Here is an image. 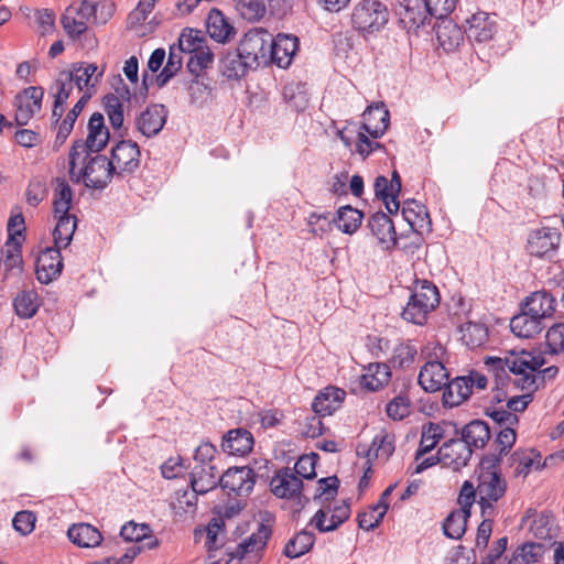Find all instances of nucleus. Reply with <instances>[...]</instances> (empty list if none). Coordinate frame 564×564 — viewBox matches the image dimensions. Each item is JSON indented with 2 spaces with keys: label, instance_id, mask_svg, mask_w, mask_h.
I'll return each mask as SVG.
<instances>
[{
  "label": "nucleus",
  "instance_id": "obj_1",
  "mask_svg": "<svg viewBox=\"0 0 564 564\" xmlns=\"http://www.w3.org/2000/svg\"><path fill=\"white\" fill-rule=\"evenodd\" d=\"M499 457L486 456L479 465L477 475L478 503L481 517H495V503L500 500L507 490V481L498 468Z\"/></svg>",
  "mask_w": 564,
  "mask_h": 564
},
{
  "label": "nucleus",
  "instance_id": "obj_2",
  "mask_svg": "<svg viewBox=\"0 0 564 564\" xmlns=\"http://www.w3.org/2000/svg\"><path fill=\"white\" fill-rule=\"evenodd\" d=\"M88 134L86 141L77 140L69 150L68 164L69 175L74 176L77 160L84 155V161L89 158L88 152H100L108 143L110 133L105 124L104 116L94 112L88 120Z\"/></svg>",
  "mask_w": 564,
  "mask_h": 564
},
{
  "label": "nucleus",
  "instance_id": "obj_3",
  "mask_svg": "<svg viewBox=\"0 0 564 564\" xmlns=\"http://www.w3.org/2000/svg\"><path fill=\"white\" fill-rule=\"evenodd\" d=\"M440 292L435 284L427 280L417 281L402 312L403 319L423 325L429 314L440 304Z\"/></svg>",
  "mask_w": 564,
  "mask_h": 564
},
{
  "label": "nucleus",
  "instance_id": "obj_4",
  "mask_svg": "<svg viewBox=\"0 0 564 564\" xmlns=\"http://www.w3.org/2000/svg\"><path fill=\"white\" fill-rule=\"evenodd\" d=\"M544 364L539 350H511L507 356L508 370L516 376L514 384L522 390L535 389L536 372Z\"/></svg>",
  "mask_w": 564,
  "mask_h": 564
},
{
  "label": "nucleus",
  "instance_id": "obj_5",
  "mask_svg": "<svg viewBox=\"0 0 564 564\" xmlns=\"http://www.w3.org/2000/svg\"><path fill=\"white\" fill-rule=\"evenodd\" d=\"M388 19L387 7L378 0L360 1L351 13L354 28L367 33L380 31L387 24Z\"/></svg>",
  "mask_w": 564,
  "mask_h": 564
},
{
  "label": "nucleus",
  "instance_id": "obj_6",
  "mask_svg": "<svg viewBox=\"0 0 564 564\" xmlns=\"http://www.w3.org/2000/svg\"><path fill=\"white\" fill-rule=\"evenodd\" d=\"M270 42L271 34L261 28H257L243 35L237 48L242 54V58H246L256 69L260 65L270 64Z\"/></svg>",
  "mask_w": 564,
  "mask_h": 564
},
{
  "label": "nucleus",
  "instance_id": "obj_7",
  "mask_svg": "<svg viewBox=\"0 0 564 564\" xmlns=\"http://www.w3.org/2000/svg\"><path fill=\"white\" fill-rule=\"evenodd\" d=\"M113 176H116V171L109 159L106 155L97 154L89 158L85 166L78 173L75 172L74 176L70 175V178L76 183L83 180L87 187L102 189Z\"/></svg>",
  "mask_w": 564,
  "mask_h": 564
},
{
  "label": "nucleus",
  "instance_id": "obj_8",
  "mask_svg": "<svg viewBox=\"0 0 564 564\" xmlns=\"http://www.w3.org/2000/svg\"><path fill=\"white\" fill-rule=\"evenodd\" d=\"M109 161L116 171L117 177L132 174L137 171L141 161L139 144L132 140H121L117 142L111 149Z\"/></svg>",
  "mask_w": 564,
  "mask_h": 564
},
{
  "label": "nucleus",
  "instance_id": "obj_9",
  "mask_svg": "<svg viewBox=\"0 0 564 564\" xmlns=\"http://www.w3.org/2000/svg\"><path fill=\"white\" fill-rule=\"evenodd\" d=\"M223 489L228 490L237 497H247L252 491L256 484V474L248 466L234 467L227 469L219 478Z\"/></svg>",
  "mask_w": 564,
  "mask_h": 564
},
{
  "label": "nucleus",
  "instance_id": "obj_10",
  "mask_svg": "<svg viewBox=\"0 0 564 564\" xmlns=\"http://www.w3.org/2000/svg\"><path fill=\"white\" fill-rule=\"evenodd\" d=\"M44 89L40 86L24 88L14 97L15 122L25 126L42 108Z\"/></svg>",
  "mask_w": 564,
  "mask_h": 564
},
{
  "label": "nucleus",
  "instance_id": "obj_11",
  "mask_svg": "<svg viewBox=\"0 0 564 564\" xmlns=\"http://www.w3.org/2000/svg\"><path fill=\"white\" fill-rule=\"evenodd\" d=\"M473 449L462 438H452L438 448L437 460L457 471L468 464Z\"/></svg>",
  "mask_w": 564,
  "mask_h": 564
},
{
  "label": "nucleus",
  "instance_id": "obj_12",
  "mask_svg": "<svg viewBox=\"0 0 564 564\" xmlns=\"http://www.w3.org/2000/svg\"><path fill=\"white\" fill-rule=\"evenodd\" d=\"M167 113V109L163 105H150L137 116L135 128L147 138L155 137L163 129Z\"/></svg>",
  "mask_w": 564,
  "mask_h": 564
},
{
  "label": "nucleus",
  "instance_id": "obj_13",
  "mask_svg": "<svg viewBox=\"0 0 564 564\" xmlns=\"http://www.w3.org/2000/svg\"><path fill=\"white\" fill-rule=\"evenodd\" d=\"M299 50V39L291 34L280 33L275 37L271 35L269 44L270 63L281 68L291 65L295 53Z\"/></svg>",
  "mask_w": 564,
  "mask_h": 564
},
{
  "label": "nucleus",
  "instance_id": "obj_14",
  "mask_svg": "<svg viewBox=\"0 0 564 564\" xmlns=\"http://www.w3.org/2000/svg\"><path fill=\"white\" fill-rule=\"evenodd\" d=\"M58 247L46 248L36 260V279L42 284H48L57 279L63 270V259Z\"/></svg>",
  "mask_w": 564,
  "mask_h": 564
},
{
  "label": "nucleus",
  "instance_id": "obj_15",
  "mask_svg": "<svg viewBox=\"0 0 564 564\" xmlns=\"http://www.w3.org/2000/svg\"><path fill=\"white\" fill-rule=\"evenodd\" d=\"M561 240V232L551 227H542L530 232L527 249L530 254L544 257L554 252Z\"/></svg>",
  "mask_w": 564,
  "mask_h": 564
},
{
  "label": "nucleus",
  "instance_id": "obj_16",
  "mask_svg": "<svg viewBox=\"0 0 564 564\" xmlns=\"http://www.w3.org/2000/svg\"><path fill=\"white\" fill-rule=\"evenodd\" d=\"M89 19V15H87L79 1H77L70 3L65 9L61 23L66 35L72 40H77L87 32L88 25L93 24Z\"/></svg>",
  "mask_w": 564,
  "mask_h": 564
},
{
  "label": "nucleus",
  "instance_id": "obj_17",
  "mask_svg": "<svg viewBox=\"0 0 564 564\" xmlns=\"http://www.w3.org/2000/svg\"><path fill=\"white\" fill-rule=\"evenodd\" d=\"M390 115L383 104L369 106L362 113L361 130H365L372 139L381 138L387 131Z\"/></svg>",
  "mask_w": 564,
  "mask_h": 564
},
{
  "label": "nucleus",
  "instance_id": "obj_18",
  "mask_svg": "<svg viewBox=\"0 0 564 564\" xmlns=\"http://www.w3.org/2000/svg\"><path fill=\"white\" fill-rule=\"evenodd\" d=\"M464 28L467 37L478 43L491 40L497 30L496 22L486 12L471 14L466 19Z\"/></svg>",
  "mask_w": 564,
  "mask_h": 564
},
{
  "label": "nucleus",
  "instance_id": "obj_19",
  "mask_svg": "<svg viewBox=\"0 0 564 564\" xmlns=\"http://www.w3.org/2000/svg\"><path fill=\"white\" fill-rule=\"evenodd\" d=\"M556 299L546 291L533 292L521 305V310H525L528 314L536 317L541 322L551 318L555 312Z\"/></svg>",
  "mask_w": 564,
  "mask_h": 564
},
{
  "label": "nucleus",
  "instance_id": "obj_20",
  "mask_svg": "<svg viewBox=\"0 0 564 564\" xmlns=\"http://www.w3.org/2000/svg\"><path fill=\"white\" fill-rule=\"evenodd\" d=\"M448 372L441 362H425L419 373V383L426 392H436L448 382Z\"/></svg>",
  "mask_w": 564,
  "mask_h": 564
},
{
  "label": "nucleus",
  "instance_id": "obj_21",
  "mask_svg": "<svg viewBox=\"0 0 564 564\" xmlns=\"http://www.w3.org/2000/svg\"><path fill=\"white\" fill-rule=\"evenodd\" d=\"M368 226L378 242L386 249H390L397 243V234L391 218L382 213L373 214L368 221Z\"/></svg>",
  "mask_w": 564,
  "mask_h": 564
},
{
  "label": "nucleus",
  "instance_id": "obj_22",
  "mask_svg": "<svg viewBox=\"0 0 564 564\" xmlns=\"http://www.w3.org/2000/svg\"><path fill=\"white\" fill-rule=\"evenodd\" d=\"M219 478V469L216 465H197L191 473L192 490L204 495L220 485Z\"/></svg>",
  "mask_w": 564,
  "mask_h": 564
},
{
  "label": "nucleus",
  "instance_id": "obj_23",
  "mask_svg": "<svg viewBox=\"0 0 564 564\" xmlns=\"http://www.w3.org/2000/svg\"><path fill=\"white\" fill-rule=\"evenodd\" d=\"M350 512V505L344 501L341 505L336 506L333 509L329 521L326 523L327 511L322 508L316 511L311 520V524H314V527L322 533L335 531L339 525L349 519Z\"/></svg>",
  "mask_w": 564,
  "mask_h": 564
},
{
  "label": "nucleus",
  "instance_id": "obj_24",
  "mask_svg": "<svg viewBox=\"0 0 564 564\" xmlns=\"http://www.w3.org/2000/svg\"><path fill=\"white\" fill-rule=\"evenodd\" d=\"M253 446L252 434L245 429L230 430L223 438L221 447L230 455L243 456L251 452Z\"/></svg>",
  "mask_w": 564,
  "mask_h": 564
},
{
  "label": "nucleus",
  "instance_id": "obj_25",
  "mask_svg": "<svg viewBox=\"0 0 564 564\" xmlns=\"http://www.w3.org/2000/svg\"><path fill=\"white\" fill-rule=\"evenodd\" d=\"M345 391L336 387H327L313 400L312 409L315 414L330 415L344 401Z\"/></svg>",
  "mask_w": 564,
  "mask_h": 564
},
{
  "label": "nucleus",
  "instance_id": "obj_26",
  "mask_svg": "<svg viewBox=\"0 0 564 564\" xmlns=\"http://www.w3.org/2000/svg\"><path fill=\"white\" fill-rule=\"evenodd\" d=\"M391 380V369L384 362L369 364L360 378V384L368 391H378L388 386Z\"/></svg>",
  "mask_w": 564,
  "mask_h": 564
},
{
  "label": "nucleus",
  "instance_id": "obj_27",
  "mask_svg": "<svg viewBox=\"0 0 564 564\" xmlns=\"http://www.w3.org/2000/svg\"><path fill=\"white\" fill-rule=\"evenodd\" d=\"M72 78L70 73L62 70L58 73V76L51 86L52 90H56L54 93V106L52 111V117L55 118L56 121H59L62 118L64 113V105L67 102L73 90L74 85L72 84Z\"/></svg>",
  "mask_w": 564,
  "mask_h": 564
},
{
  "label": "nucleus",
  "instance_id": "obj_28",
  "mask_svg": "<svg viewBox=\"0 0 564 564\" xmlns=\"http://www.w3.org/2000/svg\"><path fill=\"white\" fill-rule=\"evenodd\" d=\"M68 539L79 547L100 545L104 538L99 530L89 523L73 524L67 531Z\"/></svg>",
  "mask_w": 564,
  "mask_h": 564
},
{
  "label": "nucleus",
  "instance_id": "obj_29",
  "mask_svg": "<svg viewBox=\"0 0 564 564\" xmlns=\"http://www.w3.org/2000/svg\"><path fill=\"white\" fill-rule=\"evenodd\" d=\"M271 533L269 525L260 523L256 532L238 544L235 556L243 558L249 554H257L264 549Z\"/></svg>",
  "mask_w": 564,
  "mask_h": 564
},
{
  "label": "nucleus",
  "instance_id": "obj_30",
  "mask_svg": "<svg viewBox=\"0 0 564 564\" xmlns=\"http://www.w3.org/2000/svg\"><path fill=\"white\" fill-rule=\"evenodd\" d=\"M302 488V479L289 469L279 473L272 480V492L280 498L295 497Z\"/></svg>",
  "mask_w": 564,
  "mask_h": 564
},
{
  "label": "nucleus",
  "instance_id": "obj_31",
  "mask_svg": "<svg viewBox=\"0 0 564 564\" xmlns=\"http://www.w3.org/2000/svg\"><path fill=\"white\" fill-rule=\"evenodd\" d=\"M462 440L469 448H482L490 440V427L485 421L474 420L466 424L460 432Z\"/></svg>",
  "mask_w": 564,
  "mask_h": 564
},
{
  "label": "nucleus",
  "instance_id": "obj_32",
  "mask_svg": "<svg viewBox=\"0 0 564 564\" xmlns=\"http://www.w3.org/2000/svg\"><path fill=\"white\" fill-rule=\"evenodd\" d=\"M206 24L209 36L218 43L229 41L235 34L234 26L218 9L209 11Z\"/></svg>",
  "mask_w": 564,
  "mask_h": 564
},
{
  "label": "nucleus",
  "instance_id": "obj_33",
  "mask_svg": "<svg viewBox=\"0 0 564 564\" xmlns=\"http://www.w3.org/2000/svg\"><path fill=\"white\" fill-rule=\"evenodd\" d=\"M544 327L543 322L528 314L525 310H521V313L513 316L510 321L511 332L522 338H532L540 334Z\"/></svg>",
  "mask_w": 564,
  "mask_h": 564
},
{
  "label": "nucleus",
  "instance_id": "obj_34",
  "mask_svg": "<svg viewBox=\"0 0 564 564\" xmlns=\"http://www.w3.org/2000/svg\"><path fill=\"white\" fill-rule=\"evenodd\" d=\"M220 69L223 75L227 78L238 79L254 68L246 58H242V54L237 48L236 51L226 53L221 57Z\"/></svg>",
  "mask_w": 564,
  "mask_h": 564
},
{
  "label": "nucleus",
  "instance_id": "obj_35",
  "mask_svg": "<svg viewBox=\"0 0 564 564\" xmlns=\"http://www.w3.org/2000/svg\"><path fill=\"white\" fill-rule=\"evenodd\" d=\"M473 390L466 376L456 377L447 382L443 392V402L447 406H457L466 401Z\"/></svg>",
  "mask_w": 564,
  "mask_h": 564
},
{
  "label": "nucleus",
  "instance_id": "obj_36",
  "mask_svg": "<svg viewBox=\"0 0 564 564\" xmlns=\"http://www.w3.org/2000/svg\"><path fill=\"white\" fill-rule=\"evenodd\" d=\"M530 521V532L540 540L552 538L553 517L549 512L538 513L535 510H528L527 516L522 519L523 523Z\"/></svg>",
  "mask_w": 564,
  "mask_h": 564
},
{
  "label": "nucleus",
  "instance_id": "obj_37",
  "mask_svg": "<svg viewBox=\"0 0 564 564\" xmlns=\"http://www.w3.org/2000/svg\"><path fill=\"white\" fill-rule=\"evenodd\" d=\"M57 223L53 231L55 247L66 248L73 240L77 227V218L67 213L66 215H55Z\"/></svg>",
  "mask_w": 564,
  "mask_h": 564
},
{
  "label": "nucleus",
  "instance_id": "obj_38",
  "mask_svg": "<svg viewBox=\"0 0 564 564\" xmlns=\"http://www.w3.org/2000/svg\"><path fill=\"white\" fill-rule=\"evenodd\" d=\"M79 3L93 24H105L115 12L112 0H80Z\"/></svg>",
  "mask_w": 564,
  "mask_h": 564
},
{
  "label": "nucleus",
  "instance_id": "obj_39",
  "mask_svg": "<svg viewBox=\"0 0 564 564\" xmlns=\"http://www.w3.org/2000/svg\"><path fill=\"white\" fill-rule=\"evenodd\" d=\"M90 95L84 94L80 99L68 111L66 117L58 124V131L55 138L54 147H61L65 143L68 135L72 133L74 124L83 111L85 105L88 102Z\"/></svg>",
  "mask_w": 564,
  "mask_h": 564
},
{
  "label": "nucleus",
  "instance_id": "obj_40",
  "mask_svg": "<svg viewBox=\"0 0 564 564\" xmlns=\"http://www.w3.org/2000/svg\"><path fill=\"white\" fill-rule=\"evenodd\" d=\"M394 452V436L387 432L377 434L369 448L366 451L365 456L368 462L372 459L387 460Z\"/></svg>",
  "mask_w": 564,
  "mask_h": 564
},
{
  "label": "nucleus",
  "instance_id": "obj_41",
  "mask_svg": "<svg viewBox=\"0 0 564 564\" xmlns=\"http://www.w3.org/2000/svg\"><path fill=\"white\" fill-rule=\"evenodd\" d=\"M364 214L350 205L341 206L333 221L344 234L351 235L358 230L362 223Z\"/></svg>",
  "mask_w": 564,
  "mask_h": 564
},
{
  "label": "nucleus",
  "instance_id": "obj_42",
  "mask_svg": "<svg viewBox=\"0 0 564 564\" xmlns=\"http://www.w3.org/2000/svg\"><path fill=\"white\" fill-rule=\"evenodd\" d=\"M435 30L437 41L445 51H453L458 47L464 39L460 28L452 21L443 19L442 23L435 26Z\"/></svg>",
  "mask_w": 564,
  "mask_h": 564
},
{
  "label": "nucleus",
  "instance_id": "obj_43",
  "mask_svg": "<svg viewBox=\"0 0 564 564\" xmlns=\"http://www.w3.org/2000/svg\"><path fill=\"white\" fill-rule=\"evenodd\" d=\"M73 202V191L68 182L63 177L54 180L53 209L55 215L69 213Z\"/></svg>",
  "mask_w": 564,
  "mask_h": 564
},
{
  "label": "nucleus",
  "instance_id": "obj_44",
  "mask_svg": "<svg viewBox=\"0 0 564 564\" xmlns=\"http://www.w3.org/2000/svg\"><path fill=\"white\" fill-rule=\"evenodd\" d=\"M314 542V533L303 530L286 543L284 554L290 558H297L307 553L313 547Z\"/></svg>",
  "mask_w": 564,
  "mask_h": 564
},
{
  "label": "nucleus",
  "instance_id": "obj_45",
  "mask_svg": "<svg viewBox=\"0 0 564 564\" xmlns=\"http://www.w3.org/2000/svg\"><path fill=\"white\" fill-rule=\"evenodd\" d=\"M487 339L488 328L485 324L469 322L462 327V340L471 349L482 346Z\"/></svg>",
  "mask_w": 564,
  "mask_h": 564
},
{
  "label": "nucleus",
  "instance_id": "obj_46",
  "mask_svg": "<svg viewBox=\"0 0 564 564\" xmlns=\"http://www.w3.org/2000/svg\"><path fill=\"white\" fill-rule=\"evenodd\" d=\"M543 555V545L527 542L519 546L511 555L508 564H534Z\"/></svg>",
  "mask_w": 564,
  "mask_h": 564
},
{
  "label": "nucleus",
  "instance_id": "obj_47",
  "mask_svg": "<svg viewBox=\"0 0 564 564\" xmlns=\"http://www.w3.org/2000/svg\"><path fill=\"white\" fill-rule=\"evenodd\" d=\"M183 53L184 52L176 45H172L170 47L166 65L156 77V82L160 87L166 85L169 80L172 77H174L177 74V72L182 68Z\"/></svg>",
  "mask_w": 564,
  "mask_h": 564
},
{
  "label": "nucleus",
  "instance_id": "obj_48",
  "mask_svg": "<svg viewBox=\"0 0 564 564\" xmlns=\"http://www.w3.org/2000/svg\"><path fill=\"white\" fill-rule=\"evenodd\" d=\"M375 195L384 202L389 214H397L400 208L398 194L390 192V182L386 176H377L373 184Z\"/></svg>",
  "mask_w": 564,
  "mask_h": 564
},
{
  "label": "nucleus",
  "instance_id": "obj_49",
  "mask_svg": "<svg viewBox=\"0 0 564 564\" xmlns=\"http://www.w3.org/2000/svg\"><path fill=\"white\" fill-rule=\"evenodd\" d=\"M467 511H452L443 523L444 534L451 539L459 540L466 530Z\"/></svg>",
  "mask_w": 564,
  "mask_h": 564
},
{
  "label": "nucleus",
  "instance_id": "obj_50",
  "mask_svg": "<svg viewBox=\"0 0 564 564\" xmlns=\"http://www.w3.org/2000/svg\"><path fill=\"white\" fill-rule=\"evenodd\" d=\"M22 240L7 241L6 247L2 250L3 253V265L7 272H17L20 273L22 271V251H21Z\"/></svg>",
  "mask_w": 564,
  "mask_h": 564
},
{
  "label": "nucleus",
  "instance_id": "obj_51",
  "mask_svg": "<svg viewBox=\"0 0 564 564\" xmlns=\"http://www.w3.org/2000/svg\"><path fill=\"white\" fill-rule=\"evenodd\" d=\"M402 215L411 228H422L429 218L425 206L415 199H409L404 202L402 207Z\"/></svg>",
  "mask_w": 564,
  "mask_h": 564
},
{
  "label": "nucleus",
  "instance_id": "obj_52",
  "mask_svg": "<svg viewBox=\"0 0 564 564\" xmlns=\"http://www.w3.org/2000/svg\"><path fill=\"white\" fill-rule=\"evenodd\" d=\"M13 305L20 317L30 318L39 308L37 294L34 291H22L14 299Z\"/></svg>",
  "mask_w": 564,
  "mask_h": 564
},
{
  "label": "nucleus",
  "instance_id": "obj_53",
  "mask_svg": "<svg viewBox=\"0 0 564 564\" xmlns=\"http://www.w3.org/2000/svg\"><path fill=\"white\" fill-rule=\"evenodd\" d=\"M184 53H194L198 51H203L208 48L206 45V39L199 31H195L192 29L184 30L178 39V44L176 45Z\"/></svg>",
  "mask_w": 564,
  "mask_h": 564
},
{
  "label": "nucleus",
  "instance_id": "obj_54",
  "mask_svg": "<svg viewBox=\"0 0 564 564\" xmlns=\"http://www.w3.org/2000/svg\"><path fill=\"white\" fill-rule=\"evenodd\" d=\"M387 510L388 505L386 502H378L369 511L358 514V527L367 531L373 530L381 523Z\"/></svg>",
  "mask_w": 564,
  "mask_h": 564
},
{
  "label": "nucleus",
  "instance_id": "obj_55",
  "mask_svg": "<svg viewBox=\"0 0 564 564\" xmlns=\"http://www.w3.org/2000/svg\"><path fill=\"white\" fill-rule=\"evenodd\" d=\"M98 67L96 64L76 63L72 69L67 70L72 74V84L75 85L79 91L90 85L93 76L96 74Z\"/></svg>",
  "mask_w": 564,
  "mask_h": 564
},
{
  "label": "nucleus",
  "instance_id": "obj_56",
  "mask_svg": "<svg viewBox=\"0 0 564 564\" xmlns=\"http://www.w3.org/2000/svg\"><path fill=\"white\" fill-rule=\"evenodd\" d=\"M417 349L410 341L400 343L394 347L390 361L393 367L408 368L415 361Z\"/></svg>",
  "mask_w": 564,
  "mask_h": 564
},
{
  "label": "nucleus",
  "instance_id": "obj_57",
  "mask_svg": "<svg viewBox=\"0 0 564 564\" xmlns=\"http://www.w3.org/2000/svg\"><path fill=\"white\" fill-rule=\"evenodd\" d=\"M484 364L488 375L495 380L497 387L503 386L509 379L507 357L505 359L487 357Z\"/></svg>",
  "mask_w": 564,
  "mask_h": 564
},
{
  "label": "nucleus",
  "instance_id": "obj_58",
  "mask_svg": "<svg viewBox=\"0 0 564 564\" xmlns=\"http://www.w3.org/2000/svg\"><path fill=\"white\" fill-rule=\"evenodd\" d=\"M214 62V54L210 48H205L203 51H196L191 54L187 62L188 72L198 77L200 74L209 68Z\"/></svg>",
  "mask_w": 564,
  "mask_h": 564
},
{
  "label": "nucleus",
  "instance_id": "obj_59",
  "mask_svg": "<svg viewBox=\"0 0 564 564\" xmlns=\"http://www.w3.org/2000/svg\"><path fill=\"white\" fill-rule=\"evenodd\" d=\"M104 105L112 128L115 130L120 129L123 123V106L120 98L112 94L107 95L104 98Z\"/></svg>",
  "mask_w": 564,
  "mask_h": 564
},
{
  "label": "nucleus",
  "instance_id": "obj_60",
  "mask_svg": "<svg viewBox=\"0 0 564 564\" xmlns=\"http://www.w3.org/2000/svg\"><path fill=\"white\" fill-rule=\"evenodd\" d=\"M236 9L248 21H258L265 13V6L261 0H237Z\"/></svg>",
  "mask_w": 564,
  "mask_h": 564
},
{
  "label": "nucleus",
  "instance_id": "obj_61",
  "mask_svg": "<svg viewBox=\"0 0 564 564\" xmlns=\"http://www.w3.org/2000/svg\"><path fill=\"white\" fill-rule=\"evenodd\" d=\"M441 437L442 435L438 426L431 424L427 430H423L420 445L415 454V460H420L421 457L434 449Z\"/></svg>",
  "mask_w": 564,
  "mask_h": 564
},
{
  "label": "nucleus",
  "instance_id": "obj_62",
  "mask_svg": "<svg viewBox=\"0 0 564 564\" xmlns=\"http://www.w3.org/2000/svg\"><path fill=\"white\" fill-rule=\"evenodd\" d=\"M386 412L393 421H401L410 415L411 401L406 395H397L387 404Z\"/></svg>",
  "mask_w": 564,
  "mask_h": 564
},
{
  "label": "nucleus",
  "instance_id": "obj_63",
  "mask_svg": "<svg viewBox=\"0 0 564 564\" xmlns=\"http://www.w3.org/2000/svg\"><path fill=\"white\" fill-rule=\"evenodd\" d=\"M151 534V529L145 523H135L130 521L126 523L120 530V536L124 541L129 542H141Z\"/></svg>",
  "mask_w": 564,
  "mask_h": 564
},
{
  "label": "nucleus",
  "instance_id": "obj_64",
  "mask_svg": "<svg viewBox=\"0 0 564 564\" xmlns=\"http://www.w3.org/2000/svg\"><path fill=\"white\" fill-rule=\"evenodd\" d=\"M46 183L41 177H33L26 187L25 198L30 206L36 207L46 196Z\"/></svg>",
  "mask_w": 564,
  "mask_h": 564
}]
</instances>
